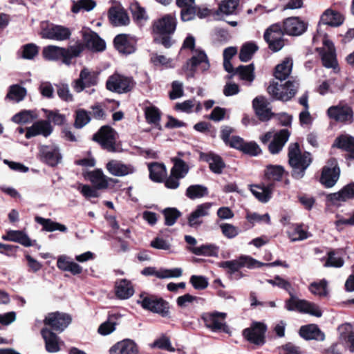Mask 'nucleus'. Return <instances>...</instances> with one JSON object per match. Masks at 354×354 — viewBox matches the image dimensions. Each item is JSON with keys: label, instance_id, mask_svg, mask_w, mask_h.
<instances>
[{"label": "nucleus", "instance_id": "6ab92c4d", "mask_svg": "<svg viewBox=\"0 0 354 354\" xmlns=\"http://www.w3.org/2000/svg\"><path fill=\"white\" fill-rule=\"evenodd\" d=\"M323 44L324 46L323 49L317 48L321 54L323 65L326 68H335L337 62L333 43L326 37H324Z\"/></svg>", "mask_w": 354, "mask_h": 354}, {"label": "nucleus", "instance_id": "2f4dec72", "mask_svg": "<svg viewBox=\"0 0 354 354\" xmlns=\"http://www.w3.org/2000/svg\"><path fill=\"white\" fill-rule=\"evenodd\" d=\"M115 295L121 299H127L131 297L134 290L131 283L127 279H120L115 282Z\"/></svg>", "mask_w": 354, "mask_h": 354}, {"label": "nucleus", "instance_id": "4c0bfd02", "mask_svg": "<svg viewBox=\"0 0 354 354\" xmlns=\"http://www.w3.org/2000/svg\"><path fill=\"white\" fill-rule=\"evenodd\" d=\"M37 118L38 114L36 111L23 110L15 114L12 118V121L17 124H24L30 123L37 119Z\"/></svg>", "mask_w": 354, "mask_h": 354}, {"label": "nucleus", "instance_id": "5fc2aeb1", "mask_svg": "<svg viewBox=\"0 0 354 354\" xmlns=\"http://www.w3.org/2000/svg\"><path fill=\"white\" fill-rule=\"evenodd\" d=\"M283 174V168L279 165H269L266 169V176L272 180H280Z\"/></svg>", "mask_w": 354, "mask_h": 354}, {"label": "nucleus", "instance_id": "f704fd0d", "mask_svg": "<svg viewBox=\"0 0 354 354\" xmlns=\"http://www.w3.org/2000/svg\"><path fill=\"white\" fill-rule=\"evenodd\" d=\"M299 335L306 339H324V335L315 324L303 326L300 328Z\"/></svg>", "mask_w": 354, "mask_h": 354}, {"label": "nucleus", "instance_id": "b1692460", "mask_svg": "<svg viewBox=\"0 0 354 354\" xmlns=\"http://www.w3.org/2000/svg\"><path fill=\"white\" fill-rule=\"evenodd\" d=\"M109 354H139V351L133 341L126 339L111 346Z\"/></svg>", "mask_w": 354, "mask_h": 354}, {"label": "nucleus", "instance_id": "49530a36", "mask_svg": "<svg viewBox=\"0 0 354 354\" xmlns=\"http://www.w3.org/2000/svg\"><path fill=\"white\" fill-rule=\"evenodd\" d=\"M207 194V188L201 185H191L186 190V196L192 200L202 198Z\"/></svg>", "mask_w": 354, "mask_h": 354}, {"label": "nucleus", "instance_id": "4d7b16f0", "mask_svg": "<svg viewBox=\"0 0 354 354\" xmlns=\"http://www.w3.org/2000/svg\"><path fill=\"white\" fill-rule=\"evenodd\" d=\"M26 95V91L24 88L15 85L10 87L7 97L15 102H19L24 98Z\"/></svg>", "mask_w": 354, "mask_h": 354}, {"label": "nucleus", "instance_id": "6e6d98bb", "mask_svg": "<svg viewBox=\"0 0 354 354\" xmlns=\"http://www.w3.org/2000/svg\"><path fill=\"white\" fill-rule=\"evenodd\" d=\"M309 290L315 295L325 297L328 294L327 281L323 279L319 282H313L310 285Z\"/></svg>", "mask_w": 354, "mask_h": 354}, {"label": "nucleus", "instance_id": "c03bdc74", "mask_svg": "<svg viewBox=\"0 0 354 354\" xmlns=\"http://www.w3.org/2000/svg\"><path fill=\"white\" fill-rule=\"evenodd\" d=\"M239 5V0H223L219 5L218 14L234 15L236 13Z\"/></svg>", "mask_w": 354, "mask_h": 354}, {"label": "nucleus", "instance_id": "774afa93", "mask_svg": "<svg viewBox=\"0 0 354 354\" xmlns=\"http://www.w3.org/2000/svg\"><path fill=\"white\" fill-rule=\"evenodd\" d=\"M57 95L62 100L66 102H72L73 100V96L70 91L68 84H60L57 86Z\"/></svg>", "mask_w": 354, "mask_h": 354}, {"label": "nucleus", "instance_id": "bb28decb", "mask_svg": "<svg viewBox=\"0 0 354 354\" xmlns=\"http://www.w3.org/2000/svg\"><path fill=\"white\" fill-rule=\"evenodd\" d=\"M109 18L111 23L115 26H126L129 23L127 13L120 6L111 7L109 11Z\"/></svg>", "mask_w": 354, "mask_h": 354}, {"label": "nucleus", "instance_id": "ea45409f", "mask_svg": "<svg viewBox=\"0 0 354 354\" xmlns=\"http://www.w3.org/2000/svg\"><path fill=\"white\" fill-rule=\"evenodd\" d=\"M189 250L196 255L215 257L218 254V247L213 244H205L199 247L189 248Z\"/></svg>", "mask_w": 354, "mask_h": 354}, {"label": "nucleus", "instance_id": "9d476101", "mask_svg": "<svg viewBox=\"0 0 354 354\" xmlns=\"http://www.w3.org/2000/svg\"><path fill=\"white\" fill-rule=\"evenodd\" d=\"M328 117L337 122L352 123L353 121V111L348 104H339L330 106L327 110Z\"/></svg>", "mask_w": 354, "mask_h": 354}, {"label": "nucleus", "instance_id": "dca6fc26", "mask_svg": "<svg viewBox=\"0 0 354 354\" xmlns=\"http://www.w3.org/2000/svg\"><path fill=\"white\" fill-rule=\"evenodd\" d=\"M176 27V21L171 15H166L153 23V30L156 34L160 35L173 33Z\"/></svg>", "mask_w": 354, "mask_h": 354}, {"label": "nucleus", "instance_id": "ddd939ff", "mask_svg": "<svg viewBox=\"0 0 354 354\" xmlns=\"http://www.w3.org/2000/svg\"><path fill=\"white\" fill-rule=\"evenodd\" d=\"M192 57L187 62L184 66L185 70L191 71L190 75H193V73L197 68L204 71L209 68V63L207 55L203 50L196 49L193 50Z\"/></svg>", "mask_w": 354, "mask_h": 354}, {"label": "nucleus", "instance_id": "de8ad7c7", "mask_svg": "<svg viewBox=\"0 0 354 354\" xmlns=\"http://www.w3.org/2000/svg\"><path fill=\"white\" fill-rule=\"evenodd\" d=\"M145 115L146 120L149 124L160 126V112L158 108L153 106L146 107L145 109Z\"/></svg>", "mask_w": 354, "mask_h": 354}, {"label": "nucleus", "instance_id": "0e129e2a", "mask_svg": "<svg viewBox=\"0 0 354 354\" xmlns=\"http://www.w3.org/2000/svg\"><path fill=\"white\" fill-rule=\"evenodd\" d=\"M115 315H111L109 320L102 323L98 328V333L102 335H107L115 329L116 323L113 321Z\"/></svg>", "mask_w": 354, "mask_h": 354}, {"label": "nucleus", "instance_id": "423d86ee", "mask_svg": "<svg viewBox=\"0 0 354 354\" xmlns=\"http://www.w3.org/2000/svg\"><path fill=\"white\" fill-rule=\"evenodd\" d=\"M290 135L287 129H282L274 135L272 131H268L260 138V140L262 143L266 144L273 137L272 141L268 145V149L271 153L276 154L282 149L288 140Z\"/></svg>", "mask_w": 354, "mask_h": 354}, {"label": "nucleus", "instance_id": "a878e982", "mask_svg": "<svg viewBox=\"0 0 354 354\" xmlns=\"http://www.w3.org/2000/svg\"><path fill=\"white\" fill-rule=\"evenodd\" d=\"M1 238L4 241L16 242L25 247L32 245L34 242L23 230H8Z\"/></svg>", "mask_w": 354, "mask_h": 354}, {"label": "nucleus", "instance_id": "37998d69", "mask_svg": "<svg viewBox=\"0 0 354 354\" xmlns=\"http://www.w3.org/2000/svg\"><path fill=\"white\" fill-rule=\"evenodd\" d=\"M150 178L156 182H160L166 176V169L164 165L154 162L149 165Z\"/></svg>", "mask_w": 354, "mask_h": 354}, {"label": "nucleus", "instance_id": "bf43d9fd", "mask_svg": "<svg viewBox=\"0 0 354 354\" xmlns=\"http://www.w3.org/2000/svg\"><path fill=\"white\" fill-rule=\"evenodd\" d=\"M38 135H44V122L42 120L35 122L27 129L26 138L29 139Z\"/></svg>", "mask_w": 354, "mask_h": 354}, {"label": "nucleus", "instance_id": "4be33fe9", "mask_svg": "<svg viewBox=\"0 0 354 354\" xmlns=\"http://www.w3.org/2000/svg\"><path fill=\"white\" fill-rule=\"evenodd\" d=\"M135 44L136 39L129 35H118L114 39V45L121 53L131 54L133 53L136 50Z\"/></svg>", "mask_w": 354, "mask_h": 354}, {"label": "nucleus", "instance_id": "1a4fd4ad", "mask_svg": "<svg viewBox=\"0 0 354 354\" xmlns=\"http://www.w3.org/2000/svg\"><path fill=\"white\" fill-rule=\"evenodd\" d=\"M283 32L281 26L278 24L270 26L266 30L264 39L268 43L269 48L273 52H277L283 47Z\"/></svg>", "mask_w": 354, "mask_h": 354}, {"label": "nucleus", "instance_id": "603ef678", "mask_svg": "<svg viewBox=\"0 0 354 354\" xmlns=\"http://www.w3.org/2000/svg\"><path fill=\"white\" fill-rule=\"evenodd\" d=\"M133 19L138 23L142 24L148 19L147 15L144 8L141 7L138 3L135 2L130 6Z\"/></svg>", "mask_w": 354, "mask_h": 354}, {"label": "nucleus", "instance_id": "a19ab883", "mask_svg": "<svg viewBox=\"0 0 354 354\" xmlns=\"http://www.w3.org/2000/svg\"><path fill=\"white\" fill-rule=\"evenodd\" d=\"M250 191L261 203H267L271 198L272 189L270 187L252 185Z\"/></svg>", "mask_w": 354, "mask_h": 354}, {"label": "nucleus", "instance_id": "c9c22d12", "mask_svg": "<svg viewBox=\"0 0 354 354\" xmlns=\"http://www.w3.org/2000/svg\"><path fill=\"white\" fill-rule=\"evenodd\" d=\"M91 182L97 189H104L108 187L109 178L105 176L101 169H95L88 174Z\"/></svg>", "mask_w": 354, "mask_h": 354}, {"label": "nucleus", "instance_id": "3c124183", "mask_svg": "<svg viewBox=\"0 0 354 354\" xmlns=\"http://www.w3.org/2000/svg\"><path fill=\"white\" fill-rule=\"evenodd\" d=\"M258 50V46L252 42L246 43L241 48L239 58L241 61L246 62L249 61L254 53Z\"/></svg>", "mask_w": 354, "mask_h": 354}, {"label": "nucleus", "instance_id": "c756f323", "mask_svg": "<svg viewBox=\"0 0 354 354\" xmlns=\"http://www.w3.org/2000/svg\"><path fill=\"white\" fill-rule=\"evenodd\" d=\"M354 196V183L344 187L339 192L330 194L327 199L334 205H339V202H345Z\"/></svg>", "mask_w": 354, "mask_h": 354}, {"label": "nucleus", "instance_id": "5701e85b", "mask_svg": "<svg viewBox=\"0 0 354 354\" xmlns=\"http://www.w3.org/2000/svg\"><path fill=\"white\" fill-rule=\"evenodd\" d=\"M252 105L256 114L261 120L266 121L271 118L272 113L270 107V102L265 97L258 96L255 97L253 100Z\"/></svg>", "mask_w": 354, "mask_h": 354}, {"label": "nucleus", "instance_id": "39448f33", "mask_svg": "<svg viewBox=\"0 0 354 354\" xmlns=\"http://www.w3.org/2000/svg\"><path fill=\"white\" fill-rule=\"evenodd\" d=\"M138 303L140 304L143 308L158 313L163 317H169V304L161 298L151 295H141L140 299L138 300Z\"/></svg>", "mask_w": 354, "mask_h": 354}, {"label": "nucleus", "instance_id": "a18cd8bd", "mask_svg": "<svg viewBox=\"0 0 354 354\" xmlns=\"http://www.w3.org/2000/svg\"><path fill=\"white\" fill-rule=\"evenodd\" d=\"M171 160L174 162V167L171 169V173L178 178H184L189 171L188 165L180 158L176 157L173 158Z\"/></svg>", "mask_w": 354, "mask_h": 354}, {"label": "nucleus", "instance_id": "8fccbe9b", "mask_svg": "<svg viewBox=\"0 0 354 354\" xmlns=\"http://www.w3.org/2000/svg\"><path fill=\"white\" fill-rule=\"evenodd\" d=\"M253 64L240 66L236 69V73L239 75L240 79L251 83L254 80Z\"/></svg>", "mask_w": 354, "mask_h": 354}, {"label": "nucleus", "instance_id": "473e14b6", "mask_svg": "<svg viewBox=\"0 0 354 354\" xmlns=\"http://www.w3.org/2000/svg\"><path fill=\"white\" fill-rule=\"evenodd\" d=\"M344 17L339 12L327 9L321 16V22L330 26H339L344 22Z\"/></svg>", "mask_w": 354, "mask_h": 354}, {"label": "nucleus", "instance_id": "f257e3e1", "mask_svg": "<svg viewBox=\"0 0 354 354\" xmlns=\"http://www.w3.org/2000/svg\"><path fill=\"white\" fill-rule=\"evenodd\" d=\"M289 164L292 168V176L296 179L304 177L307 167L311 163L309 153H301L297 143H292L288 147Z\"/></svg>", "mask_w": 354, "mask_h": 354}, {"label": "nucleus", "instance_id": "338daca9", "mask_svg": "<svg viewBox=\"0 0 354 354\" xmlns=\"http://www.w3.org/2000/svg\"><path fill=\"white\" fill-rule=\"evenodd\" d=\"M38 53V47L34 44H28L21 48V57L24 59H31Z\"/></svg>", "mask_w": 354, "mask_h": 354}, {"label": "nucleus", "instance_id": "9b49d317", "mask_svg": "<svg viewBox=\"0 0 354 354\" xmlns=\"http://www.w3.org/2000/svg\"><path fill=\"white\" fill-rule=\"evenodd\" d=\"M266 326L261 322H253L243 331V335L250 343L261 346L265 343Z\"/></svg>", "mask_w": 354, "mask_h": 354}, {"label": "nucleus", "instance_id": "c85d7f7f", "mask_svg": "<svg viewBox=\"0 0 354 354\" xmlns=\"http://www.w3.org/2000/svg\"><path fill=\"white\" fill-rule=\"evenodd\" d=\"M176 5L181 8V19L184 21L192 20L196 17L197 7L195 0H176Z\"/></svg>", "mask_w": 354, "mask_h": 354}, {"label": "nucleus", "instance_id": "f3484780", "mask_svg": "<svg viewBox=\"0 0 354 354\" xmlns=\"http://www.w3.org/2000/svg\"><path fill=\"white\" fill-rule=\"evenodd\" d=\"M308 24L299 17H292L283 21V30L285 33L292 36H299L306 30Z\"/></svg>", "mask_w": 354, "mask_h": 354}, {"label": "nucleus", "instance_id": "7ed1b4c3", "mask_svg": "<svg viewBox=\"0 0 354 354\" xmlns=\"http://www.w3.org/2000/svg\"><path fill=\"white\" fill-rule=\"evenodd\" d=\"M136 82L131 77L114 73L109 77L106 82V88L118 94L127 93L133 90Z\"/></svg>", "mask_w": 354, "mask_h": 354}, {"label": "nucleus", "instance_id": "58836bf2", "mask_svg": "<svg viewBox=\"0 0 354 354\" xmlns=\"http://www.w3.org/2000/svg\"><path fill=\"white\" fill-rule=\"evenodd\" d=\"M62 160L59 148L55 145L46 147V162L50 166H55Z\"/></svg>", "mask_w": 354, "mask_h": 354}, {"label": "nucleus", "instance_id": "f03ea898", "mask_svg": "<svg viewBox=\"0 0 354 354\" xmlns=\"http://www.w3.org/2000/svg\"><path fill=\"white\" fill-rule=\"evenodd\" d=\"M299 84L295 81H288L284 84L272 82L268 87V93L275 100L288 101L297 93Z\"/></svg>", "mask_w": 354, "mask_h": 354}, {"label": "nucleus", "instance_id": "412c9836", "mask_svg": "<svg viewBox=\"0 0 354 354\" xmlns=\"http://www.w3.org/2000/svg\"><path fill=\"white\" fill-rule=\"evenodd\" d=\"M212 205L213 203L209 202L198 205L188 217L189 225L192 227H199L203 223L201 218L209 214Z\"/></svg>", "mask_w": 354, "mask_h": 354}, {"label": "nucleus", "instance_id": "cd10ccee", "mask_svg": "<svg viewBox=\"0 0 354 354\" xmlns=\"http://www.w3.org/2000/svg\"><path fill=\"white\" fill-rule=\"evenodd\" d=\"M84 41L86 47L93 51H102L106 48V44L97 33L86 30L83 35Z\"/></svg>", "mask_w": 354, "mask_h": 354}, {"label": "nucleus", "instance_id": "864d4df0", "mask_svg": "<svg viewBox=\"0 0 354 354\" xmlns=\"http://www.w3.org/2000/svg\"><path fill=\"white\" fill-rule=\"evenodd\" d=\"M91 120L90 113L84 109H78L75 112V127L81 129Z\"/></svg>", "mask_w": 354, "mask_h": 354}, {"label": "nucleus", "instance_id": "13d9d810", "mask_svg": "<svg viewBox=\"0 0 354 354\" xmlns=\"http://www.w3.org/2000/svg\"><path fill=\"white\" fill-rule=\"evenodd\" d=\"M66 53V49L56 46H48L46 48V59L57 60Z\"/></svg>", "mask_w": 354, "mask_h": 354}, {"label": "nucleus", "instance_id": "6e6552de", "mask_svg": "<svg viewBox=\"0 0 354 354\" xmlns=\"http://www.w3.org/2000/svg\"><path fill=\"white\" fill-rule=\"evenodd\" d=\"M118 133L110 127L104 126L93 136V140L97 141L105 149L111 152L116 151L115 142Z\"/></svg>", "mask_w": 354, "mask_h": 354}, {"label": "nucleus", "instance_id": "a211bd4d", "mask_svg": "<svg viewBox=\"0 0 354 354\" xmlns=\"http://www.w3.org/2000/svg\"><path fill=\"white\" fill-rule=\"evenodd\" d=\"M106 169L113 176L122 177L132 174L136 171L131 164H126L121 160H111L106 163Z\"/></svg>", "mask_w": 354, "mask_h": 354}, {"label": "nucleus", "instance_id": "2eb2a0df", "mask_svg": "<svg viewBox=\"0 0 354 354\" xmlns=\"http://www.w3.org/2000/svg\"><path fill=\"white\" fill-rule=\"evenodd\" d=\"M71 322V316L66 313L55 312L46 316V325L59 332H62Z\"/></svg>", "mask_w": 354, "mask_h": 354}, {"label": "nucleus", "instance_id": "e433bc0d", "mask_svg": "<svg viewBox=\"0 0 354 354\" xmlns=\"http://www.w3.org/2000/svg\"><path fill=\"white\" fill-rule=\"evenodd\" d=\"M288 235L291 241H299L307 239L311 235L303 225L295 224L292 225L288 232Z\"/></svg>", "mask_w": 354, "mask_h": 354}, {"label": "nucleus", "instance_id": "4468645a", "mask_svg": "<svg viewBox=\"0 0 354 354\" xmlns=\"http://www.w3.org/2000/svg\"><path fill=\"white\" fill-rule=\"evenodd\" d=\"M339 172L336 160H332L328 165L323 168L320 183L327 188L333 187L339 179Z\"/></svg>", "mask_w": 354, "mask_h": 354}, {"label": "nucleus", "instance_id": "393cba45", "mask_svg": "<svg viewBox=\"0 0 354 354\" xmlns=\"http://www.w3.org/2000/svg\"><path fill=\"white\" fill-rule=\"evenodd\" d=\"M200 159L209 164L210 170L214 174H221L225 167L223 159L218 155L213 153H201Z\"/></svg>", "mask_w": 354, "mask_h": 354}, {"label": "nucleus", "instance_id": "69168bd1", "mask_svg": "<svg viewBox=\"0 0 354 354\" xmlns=\"http://www.w3.org/2000/svg\"><path fill=\"white\" fill-rule=\"evenodd\" d=\"M95 6L96 3L93 0H80L73 5L72 11L75 13L78 12L81 9L90 11L93 10Z\"/></svg>", "mask_w": 354, "mask_h": 354}, {"label": "nucleus", "instance_id": "72a5a7b5", "mask_svg": "<svg viewBox=\"0 0 354 354\" xmlns=\"http://www.w3.org/2000/svg\"><path fill=\"white\" fill-rule=\"evenodd\" d=\"M293 62L290 57L285 58L281 63L277 65L274 71L275 77L282 82L290 74L292 68Z\"/></svg>", "mask_w": 354, "mask_h": 354}, {"label": "nucleus", "instance_id": "7c9ffc66", "mask_svg": "<svg viewBox=\"0 0 354 354\" xmlns=\"http://www.w3.org/2000/svg\"><path fill=\"white\" fill-rule=\"evenodd\" d=\"M65 115L61 114L58 111L46 110V137L50 135L53 131V127L50 124L53 123L55 125H62L65 122Z\"/></svg>", "mask_w": 354, "mask_h": 354}, {"label": "nucleus", "instance_id": "20e7f679", "mask_svg": "<svg viewBox=\"0 0 354 354\" xmlns=\"http://www.w3.org/2000/svg\"><path fill=\"white\" fill-rule=\"evenodd\" d=\"M286 308L290 311L297 310L317 317H320L322 315V312L317 305L304 299H300L293 294H290V299L286 301Z\"/></svg>", "mask_w": 354, "mask_h": 354}, {"label": "nucleus", "instance_id": "052dcab7", "mask_svg": "<svg viewBox=\"0 0 354 354\" xmlns=\"http://www.w3.org/2000/svg\"><path fill=\"white\" fill-rule=\"evenodd\" d=\"M87 86L95 85L97 83V75L95 71H91L88 68H83L80 74Z\"/></svg>", "mask_w": 354, "mask_h": 354}, {"label": "nucleus", "instance_id": "09e8293b", "mask_svg": "<svg viewBox=\"0 0 354 354\" xmlns=\"http://www.w3.org/2000/svg\"><path fill=\"white\" fill-rule=\"evenodd\" d=\"M333 146L348 152L354 147V138L348 135L340 136L335 139Z\"/></svg>", "mask_w": 354, "mask_h": 354}, {"label": "nucleus", "instance_id": "680f3d73", "mask_svg": "<svg viewBox=\"0 0 354 354\" xmlns=\"http://www.w3.org/2000/svg\"><path fill=\"white\" fill-rule=\"evenodd\" d=\"M165 219V224L169 226L173 225L176 219L181 215L180 212L176 208H166L163 210Z\"/></svg>", "mask_w": 354, "mask_h": 354}, {"label": "nucleus", "instance_id": "0eeeda50", "mask_svg": "<svg viewBox=\"0 0 354 354\" xmlns=\"http://www.w3.org/2000/svg\"><path fill=\"white\" fill-rule=\"evenodd\" d=\"M262 263L252 259L249 256H241L239 259L225 261L218 263L220 268L225 269L230 274L237 272L240 268L247 267L248 268H259Z\"/></svg>", "mask_w": 354, "mask_h": 354}, {"label": "nucleus", "instance_id": "e2e57ef3", "mask_svg": "<svg viewBox=\"0 0 354 354\" xmlns=\"http://www.w3.org/2000/svg\"><path fill=\"white\" fill-rule=\"evenodd\" d=\"M181 268H176L173 269H161L158 271L156 277L159 279L177 278L182 275Z\"/></svg>", "mask_w": 354, "mask_h": 354}, {"label": "nucleus", "instance_id": "aec40b11", "mask_svg": "<svg viewBox=\"0 0 354 354\" xmlns=\"http://www.w3.org/2000/svg\"><path fill=\"white\" fill-rule=\"evenodd\" d=\"M71 32L67 27L48 24L46 26V39L55 41H64L70 38Z\"/></svg>", "mask_w": 354, "mask_h": 354}, {"label": "nucleus", "instance_id": "79ce46f5", "mask_svg": "<svg viewBox=\"0 0 354 354\" xmlns=\"http://www.w3.org/2000/svg\"><path fill=\"white\" fill-rule=\"evenodd\" d=\"M62 343L56 334L51 332L47 333L46 330V350L48 352H58L60 351V346Z\"/></svg>", "mask_w": 354, "mask_h": 354}, {"label": "nucleus", "instance_id": "f8f14e48", "mask_svg": "<svg viewBox=\"0 0 354 354\" xmlns=\"http://www.w3.org/2000/svg\"><path fill=\"white\" fill-rule=\"evenodd\" d=\"M226 315L223 313H208L202 316L205 326L212 331L222 330L225 333H229V328L225 324V319Z\"/></svg>", "mask_w": 354, "mask_h": 354}]
</instances>
